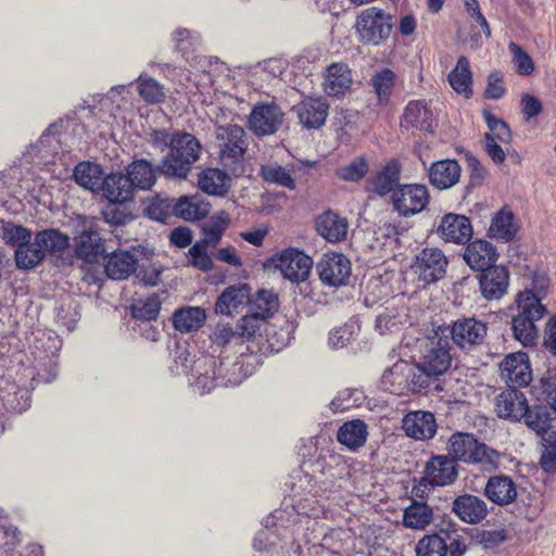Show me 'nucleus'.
Returning <instances> with one entry per match:
<instances>
[{"mask_svg": "<svg viewBox=\"0 0 556 556\" xmlns=\"http://www.w3.org/2000/svg\"><path fill=\"white\" fill-rule=\"evenodd\" d=\"M511 312V332L516 341L523 346H533L539 339L536 323L547 313L545 305L540 302V296L532 290L520 291L509 307Z\"/></svg>", "mask_w": 556, "mask_h": 556, "instance_id": "f257e3e1", "label": "nucleus"}, {"mask_svg": "<svg viewBox=\"0 0 556 556\" xmlns=\"http://www.w3.org/2000/svg\"><path fill=\"white\" fill-rule=\"evenodd\" d=\"M202 144L189 132H174L172 146L162 159L159 169L166 177L186 179L200 159Z\"/></svg>", "mask_w": 556, "mask_h": 556, "instance_id": "f03ea898", "label": "nucleus"}, {"mask_svg": "<svg viewBox=\"0 0 556 556\" xmlns=\"http://www.w3.org/2000/svg\"><path fill=\"white\" fill-rule=\"evenodd\" d=\"M448 455L457 462L467 465H479L484 470H495L500 466V453L479 441L475 434L455 432L447 442Z\"/></svg>", "mask_w": 556, "mask_h": 556, "instance_id": "7ed1b4c3", "label": "nucleus"}, {"mask_svg": "<svg viewBox=\"0 0 556 556\" xmlns=\"http://www.w3.org/2000/svg\"><path fill=\"white\" fill-rule=\"evenodd\" d=\"M217 155L225 169L235 176L242 174V162L249 148L245 130L235 124L218 126L215 131Z\"/></svg>", "mask_w": 556, "mask_h": 556, "instance_id": "20e7f679", "label": "nucleus"}, {"mask_svg": "<svg viewBox=\"0 0 556 556\" xmlns=\"http://www.w3.org/2000/svg\"><path fill=\"white\" fill-rule=\"evenodd\" d=\"M76 255L87 263H96L105 252V240L101 236L99 219L78 216L77 233L75 236Z\"/></svg>", "mask_w": 556, "mask_h": 556, "instance_id": "39448f33", "label": "nucleus"}, {"mask_svg": "<svg viewBox=\"0 0 556 556\" xmlns=\"http://www.w3.org/2000/svg\"><path fill=\"white\" fill-rule=\"evenodd\" d=\"M445 338L464 351H471L481 345L488 333V326L475 317H463L448 326L438 327Z\"/></svg>", "mask_w": 556, "mask_h": 556, "instance_id": "423d86ee", "label": "nucleus"}, {"mask_svg": "<svg viewBox=\"0 0 556 556\" xmlns=\"http://www.w3.org/2000/svg\"><path fill=\"white\" fill-rule=\"evenodd\" d=\"M356 27L364 43L379 46L390 37L392 16L382 9L371 7L358 15Z\"/></svg>", "mask_w": 556, "mask_h": 556, "instance_id": "0eeeda50", "label": "nucleus"}, {"mask_svg": "<svg viewBox=\"0 0 556 556\" xmlns=\"http://www.w3.org/2000/svg\"><path fill=\"white\" fill-rule=\"evenodd\" d=\"M451 343L444 332L439 328L433 329L432 334L427 339L419 359L421 368L438 377L444 374L451 366Z\"/></svg>", "mask_w": 556, "mask_h": 556, "instance_id": "6e6552de", "label": "nucleus"}, {"mask_svg": "<svg viewBox=\"0 0 556 556\" xmlns=\"http://www.w3.org/2000/svg\"><path fill=\"white\" fill-rule=\"evenodd\" d=\"M429 201L428 188L419 184L399 186L391 195L393 208L402 217L414 216L422 212Z\"/></svg>", "mask_w": 556, "mask_h": 556, "instance_id": "1a4fd4ad", "label": "nucleus"}, {"mask_svg": "<svg viewBox=\"0 0 556 556\" xmlns=\"http://www.w3.org/2000/svg\"><path fill=\"white\" fill-rule=\"evenodd\" d=\"M447 258L438 248H425L415 257L412 269L426 285L442 279L446 273Z\"/></svg>", "mask_w": 556, "mask_h": 556, "instance_id": "9d476101", "label": "nucleus"}, {"mask_svg": "<svg viewBox=\"0 0 556 556\" xmlns=\"http://www.w3.org/2000/svg\"><path fill=\"white\" fill-rule=\"evenodd\" d=\"M316 270L323 285L339 288L349 283L352 265L341 253H326L317 263Z\"/></svg>", "mask_w": 556, "mask_h": 556, "instance_id": "9b49d317", "label": "nucleus"}, {"mask_svg": "<svg viewBox=\"0 0 556 556\" xmlns=\"http://www.w3.org/2000/svg\"><path fill=\"white\" fill-rule=\"evenodd\" d=\"M431 377L428 375L418 362L417 365H410L407 362H397L383 375L386 380H389L392 384L403 386L412 392H420L430 384Z\"/></svg>", "mask_w": 556, "mask_h": 556, "instance_id": "f8f14e48", "label": "nucleus"}, {"mask_svg": "<svg viewBox=\"0 0 556 556\" xmlns=\"http://www.w3.org/2000/svg\"><path fill=\"white\" fill-rule=\"evenodd\" d=\"M448 540L447 543L437 533L425 535L415 546L416 556H464L467 553L468 546L462 535L448 536Z\"/></svg>", "mask_w": 556, "mask_h": 556, "instance_id": "ddd939ff", "label": "nucleus"}, {"mask_svg": "<svg viewBox=\"0 0 556 556\" xmlns=\"http://www.w3.org/2000/svg\"><path fill=\"white\" fill-rule=\"evenodd\" d=\"M283 121L285 113L277 103H258L250 113L249 127L257 136H270L281 128Z\"/></svg>", "mask_w": 556, "mask_h": 556, "instance_id": "4468645a", "label": "nucleus"}, {"mask_svg": "<svg viewBox=\"0 0 556 556\" xmlns=\"http://www.w3.org/2000/svg\"><path fill=\"white\" fill-rule=\"evenodd\" d=\"M282 276L292 281L301 282L308 278L313 261L298 249H287L273 260Z\"/></svg>", "mask_w": 556, "mask_h": 556, "instance_id": "2eb2a0df", "label": "nucleus"}, {"mask_svg": "<svg viewBox=\"0 0 556 556\" xmlns=\"http://www.w3.org/2000/svg\"><path fill=\"white\" fill-rule=\"evenodd\" d=\"M400 125L406 131L433 134L437 121L427 101L413 100L406 104Z\"/></svg>", "mask_w": 556, "mask_h": 556, "instance_id": "dca6fc26", "label": "nucleus"}, {"mask_svg": "<svg viewBox=\"0 0 556 556\" xmlns=\"http://www.w3.org/2000/svg\"><path fill=\"white\" fill-rule=\"evenodd\" d=\"M501 377L508 388H521L532 380V370L528 355L523 352L507 355L500 364Z\"/></svg>", "mask_w": 556, "mask_h": 556, "instance_id": "f3484780", "label": "nucleus"}, {"mask_svg": "<svg viewBox=\"0 0 556 556\" xmlns=\"http://www.w3.org/2000/svg\"><path fill=\"white\" fill-rule=\"evenodd\" d=\"M528 400L522 391L507 388L495 399L494 410L498 418L510 422H520L528 408Z\"/></svg>", "mask_w": 556, "mask_h": 556, "instance_id": "a211bd4d", "label": "nucleus"}, {"mask_svg": "<svg viewBox=\"0 0 556 556\" xmlns=\"http://www.w3.org/2000/svg\"><path fill=\"white\" fill-rule=\"evenodd\" d=\"M292 111L298 115L300 124L306 129H319L324 126L329 111V103L323 97H306Z\"/></svg>", "mask_w": 556, "mask_h": 556, "instance_id": "6ab92c4d", "label": "nucleus"}, {"mask_svg": "<svg viewBox=\"0 0 556 556\" xmlns=\"http://www.w3.org/2000/svg\"><path fill=\"white\" fill-rule=\"evenodd\" d=\"M481 295L488 301H498L508 291L509 271L505 266H493L478 276Z\"/></svg>", "mask_w": 556, "mask_h": 556, "instance_id": "aec40b11", "label": "nucleus"}, {"mask_svg": "<svg viewBox=\"0 0 556 556\" xmlns=\"http://www.w3.org/2000/svg\"><path fill=\"white\" fill-rule=\"evenodd\" d=\"M402 429L407 437L425 441L432 439L435 435L438 425L432 413L426 410H413L403 417Z\"/></svg>", "mask_w": 556, "mask_h": 556, "instance_id": "412c9836", "label": "nucleus"}, {"mask_svg": "<svg viewBox=\"0 0 556 556\" xmlns=\"http://www.w3.org/2000/svg\"><path fill=\"white\" fill-rule=\"evenodd\" d=\"M425 476L435 486L453 484L458 478V466L448 454L433 455L425 466Z\"/></svg>", "mask_w": 556, "mask_h": 556, "instance_id": "4be33fe9", "label": "nucleus"}, {"mask_svg": "<svg viewBox=\"0 0 556 556\" xmlns=\"http://www.w3.org/2000/svg\"><path fill=\"white\" fill-rule=\"evenodd\" d=\"M437 231L447 242L464 244L472 236V226L465 215L447 213L442 217Z\"/></svg>", "mask_w": 556, "mask_h": 556, "instance_id": "5701e85b", "label": "nucleus"}, {"mask_svg": "<svg viewBox=\"0 0 556 556\" xmlns=\"http://www.w3.org/2000/svg\"><path fill=\"white\" fill-rule=\"evenodd\" d=\"M452 511L468 525L480 523L489 514L486 503L481 497L468 493L454 498Z\"/></svg>", "mask_w": 556, "mask_h": 556, "instance_id": "b1692460", "label": "nucleus"}, {"mask_svg": "<svg viewBox=\"0 0 556 556\" xmlns=\"http://www.w3.org/2000/svg\"><path fill=\"white\" fill-rule=\"evenodd\" d=\"M462 167L454 159L433 162L428 168V178L432 187L446 190L454 187L460 179Z\"/></svg>", "mask_w": 556, "mask_h": 556, "instance_id": "393cba45", "label": "nucleus"}, {"mask_svg": "<svg viewBox=\"0 0 556 556\" xmlns=\"http://www.w3.org/2000/svg\"><path fill=\"white\" fill-rule=\"evenodd\" d=\"M135 187L123 173H111L104 177L101 191L112 204H125L134 199Z\"/></svg>", "mask_w": 556, "mask_h": 556, "instance_id": "a878e982", "label": "nucleus"}, {"mask_svg": "<svg viewBox=\"0 0 556 556\" xmlns=\"http://www.w3.org/2000/svg\"><path fill=\"white\" fill-rule=\"evenodd\" d=\"M463 257L471 269L482 273L495 266L498 254L492 243L475 240L466 247Z\"/></svg>", "mask_w": 556, "mask_h": 556, "instance_id": "bb28decb", "label": "nucleus"}, {"mask_svg": "<svg viewBox=\"0 0 556 556\" xmlns=\"http://www.w3.org/2000/svg\"><path fill=\"white\" fill-rule=\"evenodd\" d=\"M137 266L138 256L135 251L116 250L106 255L104 269L111 279L124 280L136 271Z\"/></svg>", "mask_w": 556, "mask_h": 556, "instance_id": "cd10ccee", "label": "nucleus"}, {"mask_svg": "<svg viewBox=\"0 0 556 556\" xmlns=\"http://www.w3.org/2000/svg\"><path fill=\"white\" fill-rule=\"evenodd\" d=\"M484 495L498 506L514 503L518 492L514 480L509 476L497 475L488 479L484 486Z\"/></svg>", "mask_w": 556, "mask_h": 556, "instance_id": "c85d7f7f", "label": "nucleus"}, {"mask_svg": "<svg viewBox=\"0 0 556 556\" xmlns=\"http://www.w3.org/2000/svg\"><path fill=\"white\" fill-rule=\"evenodd\" d=\"M352 73L348 64L338 62L327 67L323 83L324 91L331 97L343 94L351 88Z\"/></svg>", "mask_w": 556, "mask_h": 556, "instance_id": "c756f323", "label": "nucleus"}, {"mask_svg": "<svg viewBox=\"0 0 556 556\" xmlns=\"http://www.w3.org/2000/svg\"><path fill=\"white\" fill-rule=\"evenodd\" d=\"M433 521V507L425 501L413 500L403 511V526L407 529L425 530Z\"/></svg>", "mask_w": 556, "mask_h": 556, "instance_id": "7c9ffc66", "label": "nucleus"}, {"mask_svg": "<svg viewBox=\"0 0 556 556\" xmlns=\"http://www.w3.org/2000/svg\"><path fill=\"white\" fill-rule=\"evenodd\" d=\"M250 291L251 288L247 283L226 288L215 303V312L220 315H230L232 311L249 302Z\"/></svg>", "mask_w": 556, "mask_h": 556, "instance_id": "2f4dec72", "label": "nucleus"}, {"mask_svg": "<svg viewBox=\"0 0 556 556\" xmlns=\"http://www.w3.org/2000/svg\"><path fill=\"white\" fill-rule=\"evenodd\" d=\"M401 178V165L396 160H390L376 176L369 181L372 191L384 197L399 187Z\"/></svg>", "mask_w": 556, "mask_h": 556, "instance_id": "473e14b6", "label": "nucleus"}, {"mask_svg": "<svg viewBox=\"0 0 556 556\" xmlns=\"http://www.w3.org/2000/svg\"><path fill=\"white\" fill-rule=\"evenodd\" d=\"M318 233L329 242H340L346 238L348 222L333 212H326L316 220Z\"/></svg>", "mask_w": 556, "mask_h": 556, "instance_id": "72a5a7b5", "label": "nucleus"}, {"mask_svg": "<svg viewBox=\"0 0 556 556\" xmlns=\"http://www.w3.org/2000/svg\"><path fill=\"white\" fill-rule=\"evenodd\" d=\"M367 435V425L361 419H353L339 428L337 440L350 451H356L365 445Z\"/></svg>", "mask_w": 556, "mask_h": 556, "instance_id": "f704fd0d", "label": "nucleus"}, {"mask_svg": "<svg viewBox=\"0 0 556 556\" xmlns=\"http://www.w3.org/2000/svg\"><path fill=\"white\" fill-rule=\"evenodd\" d=\"M156 172L159 166L154 167L144 159L132 161L126 168V175L129 177L135 189L149 190L156 181Z\"/></svg>", "mask_w": 556, "mask_h": 556, "instance_id": "c9c22d12", "label": "nucleus"}, {"mask_svg": "<svg viewBox=\"0 0 556 556\" xmlns=\"http://www.w3.org/2000/svg\"><path fill=\"white\" fill-rule=\"evenodd\" d=\"M210 213L208 203L199 199L198 195H182L174 199V215L185 220H199Z\"/></svg>", "mask_w": 556, "mask_h": 556, "instance_id": "e433bc0d", "label": "nucleus"}, {"mask_svg": "<svg viewBox=\"0 0 556 556\" xmlns=\"http://www.w3.org/2000/svg\"><path fill=\"white\" fill-rule=\"evenodd\" d=\"M35 244L46 256L49 254H62L70 248V237L59 229L48 228L35 233Z\"/></svg>", "mask_w": 556, "mask_h": 556, "instance_id": "4c0bfd02", "label": "nucleus"}, {"mask_svg": "<svg viewBox=\"0 0 556 556\" xmlns=\"http://www.w3.org/2000/svg\"><path fill=\"white\" fill-rule=\"evenodd\" d=\"M206 320V313L199 306H186L177 309L173 316L175 329L180 332L199 330Z\"/></svg>", "mask_w": 556, "mask_h": 556, "instance_id": "58836bf2", "label": "nucleus"}, {"mask_svg": "<svg viewBox=\"0 0 556 556\" xmlns=\"http://www.w3.org/2000/svg\"><path fill=\"white\" fill-rule=\"evenodd\" d=\"M447 79L455 92L464 94L466 98L472 96V73L466 56L458 58L456 66L451 71Z\"/></svg>", "mask_w": 556, "mask_h": 556, "instance_id": "ea45409f", "label": "nucleus"}, {"mask_svg": "<svg viewBox=\"0 0 556 556\" xmlns=\"http://www.w3.org/2000/svg\"><path fill=\"white\" fill-rule=\"evenodd\" d=\"M75 181L85 189L92 192L102 188L103 172L100 165L91 162H80L74 168Z\"/></svg>", "mask_w": 556, "mask_h": 556, "instance_id": "a19ab883", "label": "nucleus"}, {"mask_svg": "<svg viewBox=\"0 0 556 556\" xmlns=\"http://www.w3.org/2000/svg\"><path fill=\"white\" fill-rule=\"evenodd\" d=\"M227 174L218 168L207 167L199 173L198 186L210 195H224L228 188Z\"/></svg>", "mask_w": 556, "mask_h": 556, "instance_id": "79ce46f5", "label": "nucleus"}, {"mask_svg": "<svg viewBox=\"0 0 556 556\" xmlns=\"http://www.w3.org/2000/svg\"><path fill=\"white\" fill-rule=\"evenodd\" d=\"M258 174L267 184L277 185L288 190H294L296 188L295 179L292 177L291 170L277 162L261 165Z\"/></svg>", "mask_w": 556, "mask_h": 556, "instance_id": "37998d69", "label": "nucleus"}, {"mask_svg": "<svg viewBox=\"0 0 556 556\" xmlns=\"http://www.w3.org/2000/svg\"><path fill=\"white\" fill-rule=\"evenodd\" d=\"M517 233V226L514 224V214L507 210H501L493 217L489 228V235L492 238L508 242L514 239Z\"/></svg>", "mask_w": 556, "mask_h": 556, "instance_id": "c03bdc74", "label": "nucleus"}, {"mask_svg": "<svg viewBox=\"0 0 556 556\" xmlns=\"http://www.w3.org/2000/svg\"><path fill=\"white\" fill-rule=\"evenodd\" d=\"M525 425L541 438L555 426L551 425L552 417L546 406L528 405L527 413L522 420Z\"/></svg>", "mask_w": 556, "mask_h": 556, "instance_id": "a18cd8bd", "label": "nucleus"}, {"mask_svg": "<svg viewBox=\"0 0 556 556\" xmlns=\"http://www.w3.org/2000/svg\"><path fill=\"white\" fill-rule=\"evenodd\" d=\"M248 303L249 311L264 320L273 316L279 307L277 294L269 290H260Z\"/></svg>", "mask_w": 556, "mask_h": 556, "instance_id": "49530a36", "label": "nucleus"}, {"mask_svg": "<svg viewBox=\"0 0 556 556\" xmlns=\"http://www.w3.org/2000/svg\"><path fill=\"white\" fill-rule=\"evenodd\" d=\"M540 467L546 473L556 472V427L551 428L540 442Z\"/></svg>", "mask_w": 556, "mask_h": 556, "instance_id": "de8ad7c7", "label": "nucleus"}, {"mask_svg": "<svg viewBox=\"0 0 556 556\" xmlns=\"http://www.w3.org/2000/svg\"><path fill=\"white\" fill-rule=\"evenodd\" d=\"M15 264L18 269L29 270L37 267L45 260L40 248L35 244V240L29 243H23L15 249Z\"/></svg>", "mask_w": 556, "mask_h": 556, "instance_id": "09e8293b", "label": "nucleus"}, {"mask_svg": "<svg viewBox=\"0 0 556 556\" xmlns=\"http://www.w3.org/2000/svg\"><path fill=\"white\" fill-rule=\"evenodd\" d=\"M230 223V216L226 211H220L211 217L203 227V241L206 244H217Z\"/></svg>", "mask_w": 556, "mask_h": 556, "instance_id": "8fccbe9b", "label": "nucleus"}, {"mask_svg": "<svg viewBox=\"0 0 556 556\" xmlns=\"http://www.w3.org/2000/svg\"><path fill=\"white\" fill-rule=\"evenodd\" d=\"M483 118L489 127V131L485 132L484 139L491 141H497L500 143L507 144L511 140V131L508 124L497 118L489 111H483Z\"/></svg>", "mask_w": 556, "mask_h": 556, "instance_id": "3c124183", "label": "nucleus"}, {"mask_svg": "<svg viewBox=\"0 0 556 556\" xmlns=\"http://www.w3.org/2000/svg\"><path fill=\"white\" fill-rule=\"evenodd\" d=\"M0 237L7 244L17 249L23 243H29L33 238V232L22 225L7 222L0 227Z\"/></svg>", "mask_w": 556, "mask_h": 556, "instance_id": "603ef678", "label": "nucleus"}, {"mask_svg": "<svg viewBox=\"0 0 556 556\" xmlns=\"http://www.w3.org/2000/svg\"><path fill=\"white\" fill-rule=\"evenodd\" d=\"M161 309V301L159 295H149L146 300H137L131 306L134 318L140 320H154L157 318Z\"/></svg>", "mask_w": 556, "mask_h": 556, "instance_id": "864d4df0", "label": "nucleus"}, {"mask_svg": "<svg viewBox=\"0 0 556 556\" xmlns=\"http://www.w3.org/2000/svg\"><path fill=\"white\" fill-rule=\"evenodd\" d=\"M144 214L152 219L165 222L174 215V199L153 197L146 205Z\"/></svg>", "mask_w": 556, "mask_h": 556, "instance_id": "5fc2aeb1", "label": "nucleus"}, {"mask_svg": "<svg viewBox=\"0 0 556 556\" xmlns=\"http://www.w3.org/2000/svg\"><path fill=\"white\" fill-rule=\"evenodd\" d=\"M395 74L390 68L377 72L371 78V85L379 101H387L394 86Z\"/></svg>", "mask_w": 556, "mask_h": 556, "instance_id": "6e6d98bb", "label": "nucleus"}, {"mask_svg": "<svg viewBox=\"0 0 556 556\" xmlns=\"http://www.w3.org/2000/svg\"><path fill=\"white\" fill-rule=\"evenodd\" d=\"M264 321L265 320L263 318L252 314L251 312L241 317L236 327L240 344L254 338L260 332Z\"/></svg>", "mask_w": 556, "mask_h": 556, "instance_id": "4d7b16f0", "label": "nucleus"}, {"mask_svg": "<svg viewBox=\"0 0 556 556\" xmlns=\"http://www.w3.org/2000/svg\"><path fill=\"white\" fill-rule=\"evenodd\" d=\"M138 91L148 103H160L164 100L163 87L153 78H138Z\"/></svg>", "mask_w": 556, "mask_h": 556, "instance_id": "13d9d810", "label": "nucleus"}, {"mask_svg": "<svg viewBox=\"0 0 556 556\" xmlns=\"http://www.w3.org/2000/svg\"><path fill=\"white\" fill-rule=\"evenodd\" d=\"M368 172V163L364 156L352 160L349 164L338 169V176L345 181H358Z\"/></svg>", "mask_w": 556, "mask_h": 556, "instance_id": "bf43d9fd", "label": "nucleus"}, {"mask_svg": "<svg viewBox=\"0 0 556 556\" xmlns=\"http://www.w3.org/2000/svg\"><path fill=\"white\" fill-rule=\"evenodd\" d=\"M508 48L513 55L516 72L523 76L531 75L534 71V63L531 56L516 42H510Z\"/></svg>", "mask_w": 556, "mask_h": 556, "instance_id": "052dcab7", "label": "nucleus"}, {"mask_svg": "<svg viewBox=\"0 0 556 556\" xmlns=\"http://www.w3.org/2000/svg\"><path fill=\"white\" fill-rule=\"evenodd\" d=\"M207 245L208 244L203 241H200L193 244L189 250L191 264L202 271H208L213 268V262L206 251Z\"/></svg>", "mask_w": 556, "mask_h": 556, "instance_id": "680f3d73", "label": "nucleus"}, {"mask_svg": "<svg viewBox=\"0 0 556 556\" xmlns=\"http://www.w3.org/2000/svg\"><path fill=\"white\" fill-rule=\"evenodd\" d=\"M211 339L213 343L218 346H226L232 342L240 344L237 328L233 329L231 326L225 324L216 325L213 333L211 334Z\"/></svg>", "mask_w": 556, "mask_h": 556, "instance_id": "e2e57ef3", "label": "nucleus"}, {"mask_svg": "<svg viewBox=\"0 0 556 556\" xmlns=\"http://www.w3.org/2000/svg\"><path fill=\"white\" fill-rule=\"evenodd\" d=\"M400 325L401 321L399 315L393 309H386L377 316L375 327L380 334H387L397 331L400 329Z\"/></svg>", "mask_w": 556, "mask_h": 556, "instance_id": "0e129e2a", "label": "nucleus"}, {"mask_svg": "<svg viewBox=\"0 0 556 556\" xmlns=\"http://www.w3.org/2000/svg\"><path fill=\"white\" fill-rule=\"evenodd\" d=\"M506 93L503 74L498 71L491 72L488 76V84L484 90L486 99L498 100Z\"/></svg>", "mask_w": 556, "mask_h": 556, "instance_id": "69168bd1", "label": "nucleus"}, {"mask_svg": "<svg viewBox=\"0 0 556 556\" xmlns=\"http://www.w3.org/2000/svg\"><path fill=\"white\" fill-rule=\"evenodd\" d=\"M520 105L521 113L527 122L540 115L543 111L542 101L530 93H523L521 96Z\"/></svg>", "mask_w": 556, "mask_h": 556, "instance_id": "338daca9", "label": "nucleus"}, {"mask_svg": "<svg viewBox=\"0 0 556 556\" xmlns=\"http://www.w3.org/2000/svg\"><path fill=\"white\" fill-rule=\"evenodd\" d=\"M540 383L545 401L556 412V375L542 377Z\"/></svg>", "mask_w": 556, "mask_h": 556, "instance_id": "774afa93", "label": "nucleus"}]
</instances>
